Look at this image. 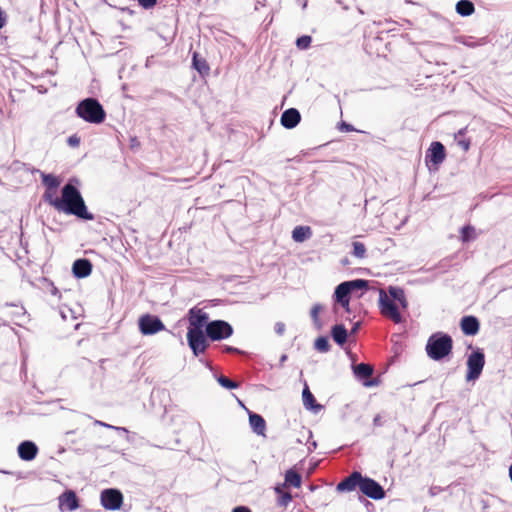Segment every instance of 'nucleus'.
<instances>
[{
	"label": "nucleus",
	"instance_id": "obj_1",
	"mask_svg": "<svg viewBox=\"0 0 512 512\" xmlns=\"http://www.w3.org/2000/svg\"><path fill=\"white\" fill-rule=\"evenodd\" d=\"M73 181L78 182L77 179H70L62 187L60 199L55 200V209L83 220H94V215L87 210L80 191L72 184Z\"/></svg>",
	"mask_w": 512,
	"mask_h": 512
},
{
	"label": "nucleus",
	"instance_id": "obj_2",
	"mask_svg": "<svg viewBox=\"0 0 512 512\" xmlns=\"http://www.w3.org/2000/svg\"><path fill=\"white\" fill-rule=\"evenodd\" d=\"M76 115L91 124H101L106 119V112L102 104L93 97L81 100L75 109Z\"/></svg>",
	"mask_w": 512,
	"mask_h": 512
},
{
	"label": "nucleus",
	"instance_id": "obj_3",
	"mask_svg": "<svg viewBox=\"0 0 512 512\" xmlns=\"http://www.w3.org/2000/svg\"><path fill=\"white\" fill-rule=\"evenodd\" d=\"M369 287V281L364 279H355L340 283L335 291V301L339 303L345 311L349 312L350 295L356 290H366Z\"/></svg>",
	"mask_w": 512,
	"mask_h": 512
},
{
	"label": "nucleus",
	"instance_id": "obj_4",
	"mask_svg": "<svg viewBox=\"0 0 512 512\" xmlns=\"http://www.w3.org/2000/svg\"><path fill=\"white\" fill-rule=\"evenodd\" d=\"M205 331L209 342L220 341L233 334V327L224 320H213L206 324Z\"/></svg>",
	"mask_w": 512,
	"mask_h": 512
},
{
	"label": "nucleus",
	"instance_id": "obj_5",
	"mask_svg": "<svg viewBox=\"0 0 512 512\" xmlns=\"http://www.w3.org/2000/svg\"><path fill=\"white\" fill-rule=\"evenodd\" d=\"M452 338L442 332L434 333L428 339L426 352H451Z\"/></svg>",
	"mask_w": 512,
	"mask_h": 512
},
{
	"label": "nucleus",
	"instance_id": "obj_6",
	"mask_svg": "<svg viewBox=\"0 0 512 512\" xmlns=\"http://www.w3.org/2000/svg\"><path fill=\"white\" fill-rule=\"evenodd\" d=\"M187 340L192 352H205L210 348L206 331L201 329H188Z\"/></svg>",
	"mask_w": 512,
	"mask_h": 512
},
{
	"label": "nucleus",
	"instance_id": "obj_7",
	"mask_svg": "<svg viewBox=\"0 0 512 512\" xmlns=\"http://www.w3.org/2000/svg\"><path fill=\"white\" fill-rule=\"evenodd\" d=\"M379 304L381 313L384 316L390 318L394 323H400L402 321V316L397 305L382 289L379 291Z\"/></svg>",
	"mask_w": 512,
	"mask_h": 512
},
{
	"label": "nucleus",
	"instance_id": "obj_8",
	"mask_svg": "<svg viewBox=\"0 0 512 512\" xmlns=\"http://www.w3.org/2000/svg\"><path fill=\"white\" fill-rule=\"evenodd\" d=\"M139 329L144 335H153L165 329L163 322L158 316L146 314L139 318Z\"/></svg>",
	"mask_w": 512,
	"mask_h": 512
},
{
	"label": "nucleus",
	"instance_id": "obj_9",
	"mask_svg": "<svg viewBox=\"0 0 512 512\" xmlns=\"http://www.w3.org/2000/svg\"><path fill=\"white\" fill-rule=\"evenodd\" d=\"M101 504L107 510H118L123 503L122 493L113 488L105 489L101 492Z\"/></svg>",
	"mask_w": 512,
	"mask_h": 512
},
{
	"label": "nucleus",
	"instance_id": "obj_10",
	"mask_svg": "<svg viewBox=\"0 0 512 512\" xmlns=\"http://www.w3.org/2000/svg\"><path fill=\"white\" fill-rule=\"evenodd\" d=\"M485 354H470L467 360V374L466 380L473 381L479 378L482 373L485 359Z\"/></svg>",
	"mask_w": 512,
	"mask_h": 512
},
{
	"label": "nucleus",
	"instance_id": "obj_11",
	"mask_svg": "<svg viewBox=\"0 0 512 512\" xmlns=\"http://www.w3.org/2000/svg\"><path fill=\"white\" fill-rule=\"evenodd\" d=\"M360 491L369 498L379 500L385 497L383 487L375 480L363 477L360 485Z\"/></svg>",
	"mask_w": 512,
	"mask_h": 512
},
{
	"label": "nucleus",
	"instance_id": "obj_12",
	"mask_svg": "<svg viewBox=\"0 0 512 512\" xmlns=\"http://www.w3.org/2000/svg\"><path fill=\"white\" fill-rule=\"evenodd\" d=\"M445 157L446 151L444 145L438 141L432 142L426 154V161H430L434 165H439L445 160Z\"/></svg>",
	"mask_w": 512,
	"mask_h": 512
},
{
	"label": "nucleus",
	"instance_id": "obj_13",
	"mask_svg": "<svg viewBox=\"0 0 512 512\" xmlns=\"http://www.w3.org/2000/svg\"><path fill=\"white\" fill-rule=\"evenodd\" d=\"M362 478L363 476L360 472L354 471L348 477L339 482L336 489L339 492L354 491L357 487L360 488Z\"/></svg>",
	"mask_w": 512,
	"mask_h": 512
},
{
	"label": "nucleus",
	"instance_id": "obj_14",
	"mask_svg": "<svg viewBox=\"0 0 512 512\" xmlns=\"http://www.w3.org/2000/svg\"><path fill=\"white\" fill-rule=\"evenodd\" d=\"M59 507L61 510L74 511L79 507V500L74 491H65L59 496Z\"/></svg>",
	"mask_w": 512,
	"mask_h": 512
},
{
	"label": "nucleus",
	"instance_id": "obj_15",
	"mask_svg": "<svg viewBox=\"0 0 512 512\" xmlns=\"http://www.w3.org/2000/svg\"><path fill=\"white\" fill-rule=\"evenodd\" d=\"M301 120L300 112L296 108H289L281 115V125L286 129L295 128Z\"/></svg>",
	"mask_w": 512,
	"mask_h": 512
},
{
	"label": "nucleus",
	"instance_id": "obj_16",
	"mask_svg": "<svg viewBox=\"0 0 512 512\" xmlns=\"http://www.w3.org/2000/svg\"><path fill=\"white\" fill-rule=\"evenodd\" d=\"M189 324L190 327L188 329H201L203 327L206 328V324L208 322V314L203 312L202 310L191 309L189 311Z\"/></svg>",
	"mask_w": 512,
	"mask_h": 512
},
{
	"label": "nucleus",
	"instance_id": "obj_17",
	"mask_svg": "<svg viewBox=\"0 0 512 512\" xmlns=\"http://www.w3.org/2000/svg\"><path fill=\"white\" fill-rule=\"evenodd\" d=\"M72 272L77 278H85L92 272V263L86 258H80L74 261Z\"/></svg>",
	"mask_w": 512,
	"mask_h": 512
},
{
	"label": "nucleus",
	"instance_id": "obj_18",
	"mask_svg": "<svg viewBox=\"0 0 512 512\" xmlns=\"http://www.w3.org/2000/svg\"><path fill=\"white\" fill-rule=\"evenodd\" d=\"M38 453V447L31 441H24L18 446V455L24 461L33 460Z\"/></svg>",
	"mask_w": 512,
	"mask_h": 512
},
{
	"label": "nucleus",
	"instance_id": "obj_19",
	"mask_svg": "<svg viewBox=\"0 0 512 512\" xmlns=\"http://www.w3.org/2000/svg\"><path fill=\"white\" fill-rule=\"evenodd\" d=\"M460 327L465 335H476L480 328L479 320L475 316H464L460 321Z\"/></svg>",
	"mask_w": 512,
	"mask_h": 512
},
{
	"label": "nucleus",
	"instance_id": "obj_20",
	"mask_svg": "<svg viewBox=\"0 0 512 512\" xmlns=\"http://www.w3.org/2000/svg\"><path fill=\"white\" fill-rule=\"evenodd\" d=\"M303 404L306 409L318 412L322 409V405L318 404L314 395L309 390L308 386H305L302 392Z\"/></svg>",
	"mask_w": 512,
	"mask_h": 512
},
{
	"label": "nucleus",
	"instance_id": "obj_21",
	"mask_svg": "<svg viewBox=\"0 0 512 512\" xmlns=\"http://www.w3.org/2000/svg\"><path fill=\"white\" fill-rule=\"evenodd\" d=\"M249 423L255 433H257L258 435H262V436L265 435L266 422L261 415L256 414V413H251L249 415Z\"/></svg>",
	"mask_w": 512,
	"mask_h": 512
},
{
	"label": "nucleus",
	"instance_id": "obj_22",
	"mask_svg": "<svg viewBox=\"0 0 512 512\" xmlns=\"http://www.w3.org/2000/svg\"><path fill=\"white\" fill-rule=\"evenodd\" d=\"M192 66L202 76L209 74L210 67H209L207 61L204 58L200 57L197 52L193 53Z\"/></svg>",
	"mask_w": 512,
	"mask_h": 512
},
{
	"label": "nucleus",
	"instance_id": "obj_23",
	"mask_svg": "<svg viewBox=\"0 0 512 512\" xmlns=\"http://www.w3.org/2000/svg\"><path fill=\"white\" fill-rule=\"evenodd\" d=\"M312 236V230L309 226H296L292 231V239L295 242L302 243Z\"/></svg>",
	"mask_w": 512,
	"mask_h": 512
},
{
	"label": "nucleus",
	"instance_id": "obj_24",
	"mask_svg": "<svg viewBox=\"0 0 512 512\" xmlns=\"http://www.w3.org/2000/svg\"><path fill=\"white\" fill-rule=\"evenodd\" d=\"M302 483L301 475L294 469H289L285 473V481L282 484L283 487L292 486L300 488Z\"/></svg>",
	"mask_w": 512,
	"mask_h": 512
},
{
	"label": "nucleus",
	"instance_id": "obj_25",
	"mask_svg": "<svg viewBox=\"0 0 512 512\" xmlns=\"http://www.w3.org/2000/svg\"><path fill=\"white\" fill-rule=\"evenodd\" d=\"M4 308H13L14 311H12L10 314L13 316V319L16 324H20L21 322H24L27 318L26 316V310L22 305H16L13 303H5Z\"/></svg>",
	"mask_w": 512,
	"mask_h": 512
},
{
	"label": "nucleus",
	"instance_id": "obj_26",
	"mask_svg": "<svg viewBox=\"0 0 512 512\" xmlns=\"http://www.w3.org/2000/svg\"><path fill=\"white\" fill-rule=\"evenodd\" d=\"M391 300L399 302L402 308H407L408 303L404 290L400 287L390 286L388 289Z\"/></svg>",
	"mask_w": 512,
	"mask_h": 512
},
{
	"label": "nucleus",
	"instance_id": "obj_27",
	"mask_svg": "<svg viewBox=\"0 0 512 512\" xmlns=\"http://www.w3.org/2000/svg\"><path fill=\"white\" fill-rule=\"evenodd\" d=\"M331 336L337 344L343 345L347 340L348 334L344 325L336 324L332 327Z\"/></svg>",
	"mask_w": 512,
	"mask_h": 512
},
{
	"label": "nucleus",
	"instance_id": "obj_28",
	"mask_svg": "<svg viewBox=\"0 0 512 512\" xmlns=\"http://www.w3.org/2000/svg\"><path fill=\"white\" fill-rule=\"evenodd\" d=\"M474 11L475 6L470 0H460L456 4V12L461 16H470Z\"/></svg>",
	"mask_w": 512,
	"mask_h": 512
},
{
	"label": "nucleus",
	"instance_id": "obj_29",
	"mask_svg": "<svg viewBox=\"0 0 512 512\" xmlns=\"http://www.w3.org/2000/svg\"><path fill=\"white\" fill-rule=\"evenodd\" d=\"M374 368L371 364L360 363L354 366V373L361 379H367L372 376Z\"/></svg>",
	"mask_w": 512,
	"mask_h": 512
},
{
	"label": "nucleus",
	"instance_id": "obj_30",
	"mask_svg": "<svg viewBox=\"0 0 512 512\" xmlns=\"http://www.w3.org/2000/svg\"><path fill=\"white\" fill-rule=\"evenodd\" d=\"M284 487L277 486L275 492L278 495L277 503L281 507H286L292 501V495L290 492L284 491Z\"/></svg>",
	"mask_w": 512,
	"mask_h": 512
},
{
	"label": "nucleus",
	"instance_id": "obj_31",
	"mask_svg": "<svg viewBox=\"0 0 512 512\" xmlns=\"http://www.w3.org/2000/svg\"><path fill=\"white\" fill-rule=\"evenodd\" d=\"M41 178H42V183L46 186V190H56L59 185H60V181L59 179L52 175V174H45V173H42L41 174Z\"/></svg>",
	"mask_w": 512,
	"mask_h": 512
},
{
	"label": "nucleus",
	"instance_id": "obj_32",
	"mask_svg": "<svg viewBox=\"0 0 512 512\" xmlns=\"http://www.w3.org/2000/svg\"><path fill=\"white\" fill-rule=\"evenodd\" d=\"M466 130L467 128H462L460 129L456 134H455V140L457 141V144L466 152L469 150L470 148V145H471V141L470 139H465L463 138L465 133H466Z\"/></svg>",
	"mask_w": 512,
	"mask_h": 512
},
{
	"label": "nucleus",
	"instance_id": "obj_33",
	"mask_svg": "<svg viewBox=\"0 0 512 512\" xmlns=\"http://www.w3.org/2000/svg\"><path fill=\"white\" fill-rule=\"evenodd\" d=\"M353 251L352 255L356 258L362 259L366 256V247L362 242L354 241L352 243Z\"/></svg>",
	"mask_w": 512,
	"mask_h": 512
},
{
	"label": "nucleus",
	"instance_id": "obj_34",
	"mask_svg": "<svg viewBox=\"0 0 512 512\" xmlns=\"http://www.w3.org/2000/svg\"><path fill=\"white\" fill-rule=\"evenodd\" d=\"M475 229L472 226H464L461 229V239L463 242H468L474 238Z\"/></svg>",
	"mask_w": 512,
	"mask_h": 512
},
{
	"label": "nucleus",
	"instance_id": "obj_35",
	"mask_svg": "<svg viewBox=\"0 0 512 512\" xmlns=\"http://www.w3.org/2000/svg\"><path fill=\"white\" fill-rule=\"evenodd\" d=\"M314 348L320 351H326L329 349V341L325 336L318 337L314 342Z\"/></svg>",
	"mask_w": 512,
	"mask_h": 512
},
{
	"label": "nucleus",
	"instance_id": "obj_36",
	"mask_svg": "<svg viewBox=\"0 0 512 512\" xmlns=\"http://www.w3.org/2000/svg\"><path fill=\"white\" fill-rule=\"evenodd\" d=\"M56 190H46L43 194V200L55 208V200H59L60 197H55Z\"/></svg>",
	"mask_w": 512,
	"mask_h": 512
},
{
	"label": "nucleus",
	"instance_id": "obj_37",
	"mask_svg": "<svg viewBox=\"0 0 512 512\" xmlns=\"http://www.w3.org/2000/svg\"><path fill=\"white\" fill-rule=\"evenodd\" d=\"M312 42V38L309 35H303L296 40V46L299 49H307Z\"/></svg>",
	"mask_w": 512,
	"mask_h": 512
},
{
	"label": "nucleus",
	"instance_id": "obj_38",
	"mask_svg": "<svg viewBox=\"0 0 512 512\" xmlns=\"http://www.w3.org/2000/svg\"><path fill=\"white\" fill-rule=\"evenodd\" d=\"M218 382L221 386L227 388V389H235L239 387V384L235 381L230 380L229 378L225 376H220L218 378Z\"/></svg>",
	"mask_w": 512,
	"mask_h": 512
},
{
	"label": "nucleus",
	"instance_id": "obj_39",
	"mask_svg": "<svg viewBox=\"0 0 512 512\" xmlns=\"http://www.w3.org/2000/svg\"><path fill=\"white\" fill-rule=\"evenodd\" d=\"M321 310H322V306L320 304H315L311 309V318L313 319V322L315 323V325H317L318 327H320L318 315Z\"/></svg>",
	"mask_w": 512,
	"mask_h": 512
},
{
	"label": "nucleus",
	"instance_id": "obj_40",
	"mask_svg": "<svg viewBox=\"0 0 512 512\" xmlns=\"http://www.w3.org/2000/svg\"><path fill=\"white\" fill-rule=\"evenodd\" d=\"M138 3L144 9H151L156 5L157 0H138Z\"/></svg>",
	"mask_w": 512,
	"mask_h": 512
},
{
	"label": "nucleus",
	"instance_id": "obj_41",
	"mask_svg": "<svg viewBox=\"0 0 512 512\" xmlns=\"http://www.w3.org/2000/svg\"><path fill=\"white\" fill-rule=\"evenodd\" d=\"M275 333L282 336L286 330V326L283 322H277L274 326Z\"/></svg>",
	"mask_w": 512,
	"mask_h": 512
},
{
	"label": "nucleus",
	"instance_id": "obj_42",
	"mask_svg": "<svg viewBox=\"0 0 512 512\" xmlns=\"http://www.w3.org/2000/svg\"><path fill=\"white\" fill-rule=\"evenodd\" d=\"M67 143L71 147H78L80 144V138L77 135H72L67 139Z\"/></svg>",
	"mask_w": 512,
	"mask_h": 512
},
{
	"label": "nucleus",
	"instance_id": "obj_43",
	"mask_svg": "<svg viewBox=\"0 0 512 512\" xmlns=\"http://www.w3.org/2000/svg\"><path fill=\"white\" fill-rule=\"evenodd\" d=\"M340 130L345 131V132H352V131H355V128L353 127V125H351L349 123L342 122L340 124Z\"/></svg>",
	"mask_w": 512,
	"mask_h": 512
},
{
	"label": "nucleus",
	"instance_id": "obj_44",
	"mask_svg": "<svg viewBox=\"0 0 512 512\" xmlns=\"http://www.w3.org/2000/svg\"><path fill=\"white\" fill-rule=\"evenodd\" d=\"M6 24V15L4 11L0 8V29H2Z\"/></svg>",
	"mask_w": 512,
	"mask_h": 512
},
{
	"label": "nucleus",
	"instance_id": "obj_45",
	"mask_svg": "<svg viewBox=\"0 0 512 512\" xmlns=\"http://www.w3.org/2000/svg\"><path fill=\"white\" fill-rule=\"evenodd\" d=\"M232 512H252V511L246 506H237L232 510Z\"/></svg>",
	"mask_w": 512,
	"mask_h": 512
},
{
	"label": "nucleus",
	"instance_id": "obj_46",
	"mask_svg": "<svg viewBox=\"0 0 512 512\" xmlns=\"http://www.w3.org/2000/svg\"><path fill=\"white\" fill-rule=\"evenodd\" d=\"M380 383V381L376 378L372 379V380H369V381H366L365 382V386H368V387H371V386H378Z\"/></svg>",
	"mask_w": 512,
	"mask_h": 512
},
{
	"label": "nucleus",
	"instance_id": "obj_47",
	"mask_svg": "<svg viewBox=\"0 0 512 512\" xmlns=\"http://www.w3.org/2000/svg\"><path fill=\"white\" fill-rule=\"evenodd\" d=\"M222 352L234 353V352H243V351L238 349V348L232 347V346H226L225 349Z\"/></svg>",
	"mask_w": 512,
	"mask_h": 512
},
{
	"label": "nucleus",
	"instance_id": "obj_48",
	"mask_svg": "<svg viewBox=\"0 0 512 512\" xmlns=\"http://www.w3.org/2000/svg\"><path fill=\"white\" fill-rule=\"evenodd\" d=\"M462 43L468 47H474L475 43L471 42L469 38H463Z\"/></svg>",
	"mask_w": 512,
	"mask_h": 512
},
{
	"label": "nucleus",
	"instance_id": "obj_49",
	"mask_svg": "<svg viewBox=\"0 0 512 512\" xmlns=\"http://www.w3.org/2000/svg\"><path fill=\"white\" fill-rule=\"evenodd\" d=\"M448 354H429V356L431 358H433L434 360H440L442 359L443 357L447 356Z\"/></svg>",
	"mask_w": 512,
	"mask_h": 512
},
{
	"label": "nucleus",
	"instance_id": "obj_50",
	"mask_svg": "<svg viewBox=\"0 0 512 512\" xmlns=\"http://www.w3.org/2000/svg\"><path fill=\"white\" fill-rule=\"evenodd\" d=\"M403 349V346L398 341H395L393 351L392 352H398L399 350Z\"/></svg>",
	"mask_w": 512,
	"mask_h": 512
},
{
	"label": "nucleus",
	"instance_id": "obj_51",
	"mask_svg": "<svg viewBox=\"0 0 512 512\" xmlns=\"http://www.w3.org/2000/svg\"><path fill=\"white\" fill-rule=\"evenodd\" d=\"M297 2L301 4L303 8L307 6V0H297Z\"/></svg>",
	"mask_w": 512,
	"mask_h": 512
},
{
	"label": "nucleus",
	"instance_id": "obj_52",
	"mask_svg": "<svg viewBox=\"0 0 512 512\" xmlns=\"http://www.w3.org/2000/svg\"><path fill=\"white\" fill-rule=\"evenodd\" d=\"M51 293H52L53 295H59V294H60L59 290H58L56 287H54V286H53V288H52V290H51Z\"/></svg>",
	"mask_w": 512,
	"mask_h": 512
},
{
	"label": "nucleus",
	"instance_id": "obj_53",
	"mask_svg": "<svg viewBox=\"0 0 512 512\" xmlns=\"http://www.w3.org/2000/svg\"><path fill=\"white\" fill-rule=\"evenodd\" d=\"M286 360V355H283L281 358V362H284Z\"/></svg>",
	"mask_w": 512,
	"mask_h": 512
},
{
	"label": "nucleus",
	"instance_id": "obj_54",
	"mask_svg": "<svg viewBox=\"0 0 512 512\" xmlns=\"http://www.w3.org/2000/svg\"><path fill=\"white\" fill-rule=\"evenodd\" d=\"M358 11H359L360 14H364L362 9L358 8Z\"/></svg>",
	"mask_w": 512,
	"mask_h": 512
}]
</instances>
